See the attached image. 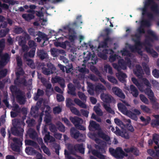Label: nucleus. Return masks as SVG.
<instances>
[{"label": "nucleus", "mask_w": 159, "mask_h": 159, "mask_svg": "<svg viewBox=\"0 0 159 159\" xmlns=\"http://www.w3.org/2000/svg\"><path fill=\"white\" fill-rule=\"evenodd\" d=\"M142 8L143 16L146 15L150 20L159 17V0H145Z\"/></svg>", "instance_id": "nucleus-1"}, {"label": "nucleus", "mask_w": 159, "mask_h": 159, "mask_svg": "<svg viewBox=\"0 0 159 159\" xmlns=\"http://www.w3.org/2000/svg\"><path fill=\"white\" fill-rule=\"evenodd\" d=\"M92 128L98 131L96 133H93V135L96 137L98 136L99 138L102 139L107 142L110 140V138L107 135L104 133L100 128L99 125L97 124L94 121L91 120L90 121V123L89 126V130H91V128Z\"/></svg>", "instance_id": "nucleus-2"}, {"label": "nucleus", "mask_w": 159, "mask_h": 159, "mask_svg": "<svg viewBox=\"0 0 159 159\" xmlns=\"http://www.w3.org/2000/svg\"><path fill=\"white\" fill-rule=\"evenodd\" d=\"M142 25L149 27L151 25V23L149 21L147 20H145L142 21L141 26L137 30L138 34H136L135 35V36L137 38V39L134 40L135 42V44L134 45H142L140 41V38L142 34H144L145 33L144 29L142 27Z\"/></svg>", "instance_id": "nucleus-3"}, {"label": "nucleus", "mask_w": 159, "mask_h": 159, "mask_svg": "<svg viewBox=\"0 0 159 159\" xmlns=\"http://www.w3.org/2000/svg\"><path fill=\"white\" fill-rule=\"evenodd\" d=\"M13 127H11V133L14 135L19 136L22 137L24 130L21 127L20 123L16 120L13 123Z\"/></svg>", "instance_id": "nucleus-4"}, {"label": "nucleus", "mask_w": 159, "mask_h": 159, "mask_svg": "<svg viewBox=\"0 0 159 159\" xmlns=\"http://www.w3.org/2000/svg\"><path fill=\"white\" fill-rule=\"evenodd\" d=\"M109 151L110 154L116 158L122 159L124 157H127L128 156L127 153H125L120 147H117L115 149L110 148Z\"/></svg>", "instance_id": "nucleus-5"}, {"label": "nucleus", "mask_w": 159, "mask_h": 159, "mask_svg": "<svg viewBox=\"0 0 159 159\" xmlns=\"http://www.w3.org/2000/svg\"><path fill=\"white\" fill-rule=\"evenodd\" d=\"M117 107L118 110L127 116L131 119L136 120L138 118L134 112L129 111L127 107L123 105L121 103H118L117 104Z\"/></svg>", "instance_id": "nucleus-6"}, {"label": "nucleus", "mask_w": 159, "mask_h": 159, "mask_svg": "<svg viewBox=\"0 0 159 159\" xmlns=\"http://www.w3.org/2000/svg\"><path fill=\"white\" fill-rule=\"evenodd\" d=\"M69 119L76 129L82 130H86L85 127L82 125L83 122L82 119L77 116H70Z\"/></svg>", "instance_id": "nucleus-7"}, {"label": "nucleus", "mask_w": 159, "mask_h": 159, "mask_svg": "<svg viewBox=\"0 0 159 159\" xmlns=\"http://www.w3.org/2000/svg\"><path fill=\"white\" fill-rule=\"evenodd\" d=\"M69 150L71 154H74L76 152L79 151L81 153L83 154L84 153V148L83 147V144H77L74 145V147L69 148Z\"/></svg>", "instance_id": "nucleus-8"}, {"label": "nucleus", "mask_w": 159, "mask_h": 159, "mask_svg": "<svg viewBox=\"0 0 159 159\" xmlns=\"http://www.w3.org/2000/svg\"><path fill=\"white\" fill-rule=\"evenodd\" d=\"M48 68L44 67L42 69L43 73L46 75H48L52 74L56 69L53 65L51 63L48 64L47 65Z\"/></svg>", "instance_id": "nucleus-9"}, {"label": "nucleus", "mask_w": 159, "mask_h": 159, "mask_svg": "<svg viewBox=\"0 0 159 159\" xmlns=\"http://www.w3.org/2000/svg\"><path fill=\"white\" fill-rule=\"evenodd\" d=\"M52 82L53 84L58 83L61 88L64 89L66 87L65 80L62 77L56 76L52 78Z\"/></svg>", "instance_id": "nucleus-10"}, {"label": "nucleus", "mask_w": 159, "mask_h": 159, "mask_svg": "<svg viewBox=\"0 0 159 159\" xmlns=\"http://www.w3.org/2000/svg\"><path fill=\"white\" fill-rule=\"evenodd\" d=\"M151 87L147 88L144 89L143 91L148 95L151 102H156L157 101V99L154 96L153 92L151 89Z\"/></svg>", "instance_id": "nucleus-11"}, {"label": "nucleus", "mask_w": 159, "mask_h": 159, "mask_svg": "<svg viewBox=\"0 0 159 159\" xmlns=\"http://www.w3.org/2000/svg\"><path fill=\"white\" fill-rule=\"evenodd\" d=\"M135 75L139 78L142 79L144 74L142 67L139 65H136L135 68L133 70Z\"/></svg>", "instance_id": "nucleus-12"}, {"label": "nucleus", "mask_w": 159, "mask_h": 159, "mask_svg": "<svg viewBox=\"0 0 159 159\" xmlns=\"http://www.w3.org/2000/svg\"><path fill=\"white\" fill-rule=\"evenodd\" d=\"M124 151L127 153H132L136 156L139 155V151L137 148L134 146L130 148H127L124 149Z\"/></svg>", "instance_id": "nucleus-13"}, {"label": "nucleus", "mask_w": 159, "mask_h": 159, "mask_svg": "<svg viewBox=\"0 0 159 159\" xmlns=\"http://www.w3.org/2000/svg\"><path fill=\"white\" fill-rule=\"evenodd\" d=\"M112 90L113 92L119 98L123 99L125 98V95L122 90L118 87H115L112 88Z\"/></svg>", "instance_id": "nucleus-14"}, {"label": "nucleus", "mask_w": 159, "mask_h": 159, "mask_svg": "<svg viewBox=\"0 0 159 159\" xmlns=\"http://www.w3.org/2000/svg\"><path fill=\"white\" fill-rule=\"evenodd\" d=\"M113 39L109 36L107 37L104 39L103 41L100 42L99 44L98 47L103 48H106L108 47V43H111Z\"/></svg>", "instance_id": "nucleus-15"}, {"label": "nucleus", "mask_w": 159, "mask_h": 159, "mask_svg": "<svg viewBox=\"0 0 159 159\" xmlns=\"http://www.w3.org/2000/svg\"><path fill=\"white\" fill-rule=\"evenodd\" d=\"M116 131L115 133L116 134L121 136L126 139H129V135L125 131H121L117 126L116 127Z\"/></svg>", "instance_id": "nucleus-16"}, {"label": "nucleus", "mask_w": 159, "mask_h": 159, "mask_svg": "<svg viewBox=\"0 0 159 159\" xmlns=\"http://www.w3.org/2000/svg\"><path fill=\"white\" fill-rule=\"evenodd\" d=\"M27 134L29 137L35 140L37 139L38 135L35 130L33 129L30 128L27 131Z\"/></svg>", "instance_id": "nucleus-17"}, {"label": "nucleus", "mask_w": 159, "mask_h": 159, "mask_svg": "<svg viewBox=\"0 0 159 159\" xmlns=\"http://www.w3.org/2000/svg\"><path fill=\"white\" fill-rule=\"evenodd\" d=\"M70 134L71 137L75 139H77L79 137H83L84 134L80 133L79 131L76 130L74 128L70 129Z\"/></svg>", "instance_id": "nucleus-18"}, {"label": "nucleus", "mask_w": 159, "mask_h": 159, "mask_svg": "<svg viewBox=\"0 0 159 159\" xmlns=\"http://www.w3.org/2000/svg\"><path fill=\"white\" fill-rule=\"evenodd\" d=\"M148 34L150 36L147 37V38L151 42H153L154 41H158L159 40L158 36L156 35L154 32L152 30H149L148 31Z\"/></svg>", "instance_id": "nucleus-19"}, {"label": "nucleus", "mask_w": 159, "mask_h": 159, "mask_svg": "<svg viewBox=\"0 0 159 159\" xmlns=\"http://www.w3.org/2000/svg\"><path fill=\"white\" fill-rule=\"evenodd\" d=\"M141 46L138 45H130L129 46V48L132 52H137L141 56H143V52L141 51L139 47Z\"/></svg>", "instance_id": "nucleus-20"}, {"label": "nucleus", "mask_w": 159, "mask_h": 159, "mask_svg": "<svg viewBox=\"0 0 159 159\" xmlns=\"http://www.w3.org/2000/svg\"><path fill=\"white\" fill-rule=\"evenodd\" d=\"M23 95V93L21 91L16 96L18 102L20 105L24 104L25 102V98Z\"/></svg>", "instance_id": "nucleus-21"}, {"label": "nucleus", "mask_w": 159, "mask_h": 159, "mask_svg": "<svg viewBox=\"0 0 159 159\" xmlns=\"http://www.w3.org/2000/svg\"><path fill=\"white\" fill-rule=\"evenodd\" d=\"M37 56L41 60H43L47 58V53L43 49L38 50L37 52Z\"/></svg>", "instance_id": "nucleus-22"}, {"label": "nucleus", "mask_w": 159, "mask_h": 159, "mask_svg": "<svg viewBox=\"0 0 159 159\" xmlns=\"http://www.w3.org/2000/svg\"><path fill=\"white\" fill-rule=\"evenodd\" d=\"M9 56L8 54L6 53L4 54L1 55L0 58L1 60L0 61V66H3L5 65V63L7 62V61L9 59Z\"/></svg>", "instance_id": "nucleus-23"}, {"label": "nucleus", "mask_w": 159, "mask_h": 159, "mask_svg": "<svg viewBox=\"0 0 159 159\" xmlns=\"http://www.w3.org/2000/svg\"><path fill=\"white\" fill-rule=\"evenodd\" d=\"M67 87L68 89V90L67 91L68 93L72 95L75 96L76 89L75 86L72 83H70L68 84Z\"/></svg>", "instance_id": "nucleus-24"}, {"label": "nucleus", "mask_w": 159, "mask_h": 159, "mask_svg": "<svg viewBox=\"0 0 159 159\" xmlns=\"http://www.w3.org/2000/svg\"><path fill=\"white\" fill-rule=\"evenodd\" d=\"M43 139L45 143H47L48 142L52 143L55 141V139L53 136L50 135L49 132H48L45 135Z\"/></svg>", "instance_id": "nucleus-25"}, {"label": "nucleus", "mask_w": 159, "mask_h": 159, "mask_svg": "<svg viewBox=\"0 0 159 159\" xmlns=\"http://www.w3.org/2000/svg\"><path fill=\"white\" fill-rule=\"evenodd\" d=\"M145 48L146 52L151 54L153 57L157 58L158 57V54L153 49L148 47H145Z\"/></svg>", "instance_id": "nucleus-26"}, {"label": "nucleus", "mask_w": 159, "mask_h": 159, "mask_svg": "<svg viewBox=\"0 0 159 159\" xmlns=\"http://www.w3.org/2000/svg\"><path fill=\"white\" fill-rule=\"evenodd\" d=\"M129 89L131 93L132 94L133 96L135 98L137 97L139 95V93L136 87L133 85L131 84L130 86Z\"/></svg>", "instance_id": "nucleus-27"}, {"label": "nucleus", "mask_w": 159, "mask_h": 159, "mask_svg": "<svg viewBox=\"0 0 159 159\" xmlns=\"http://www.w3.org/2000/svg\"><path fill=\"white\" fill-rule=\"evenodd\" d=\"M15 84H22L24 86H26L27 85V82L24 78H19L18 79H16L14 81Z\"/></svg>", "instance_id": "nucleus-28"}, {"label": "nucleus", "mask_w": 159, "mask_h": 159, "mask_svg": "<svg viewBox=\"0 0 159 159\" xmlns=\"http://www.w3.org/2000/svg\"><path fill=\"white\" fill-rule=\"evenodd\" d=\"M10 89L13 95L16 96L20 93L22 91L15 85H11L10 87Z\"/></svg>", "instance_id": "nucleus-29"}, {"label": "nucleus", "mask_w": 159, "mask_h": 159, "mask_svg": "<svg viewBox=\"0 0 159 159\" xmlns=\"http://www.w3.org/2000/svg\"><path fill=\"white\" fill-rule=\"evenodd\" d=\"M22 17L25 20L30 21V20L34 18V16L31 14H24L22 15Z\"/></svg>", "instance_id": "nucleus-30"}, {"label": "nucleus", "mask_w": 159, "mask_h": 159, "mask_svg": "<svg viewBox=\"0 0 159 159\" xmlns=\"http://www.w3.org/2000/svg\"><path fill=\"white\" fill-rule=\"evenodd\" d=\"M113 98L111 95L105 94L104 97L102 98V100L105 102L110 103L112 102V99Z\"/></svg>", "instance_id": "nucleus-31"}, {"label": "nucleus", "mask_w": 159, "mask_h": 159, "mask_svg": "<svg viewBox=\"0 0 159 159\" xmlns=\"http://www.w3.org/2000/svg\"><path fill=\"white\" fill-rule=\"evenodd\" d=\"M74 102L75 103L81 108H87V106L86 104L83 103L78 98H75L74 99Z\"/></svg>", "instance_id": "nucleus-32"}, {"label": "nucleus", "mask_w": 159, "mask_h": 159, "mask_svg": "<svg viewBox=\"0 0 159 159\" xmlns=\"http://www.w3.org/2000/svg\"><path fill=\"white\" fill-rule=\"evenodd\" d=\"M118 63L119 64L120 69H122L124 70L126 69L127 64L124 59H120L119 60Z\"/></svg>", "instance_id": "nucleus-33"}, {"label": "nucleus", "mask_w": 159, "mask_h": 159, "mask_svg": "<svg viewBox=\"0 0 159 159\" xmlns=\"http://www.w3.org/2000/svg\"><path fill=\"white\" fill-rule=\"evenodd\" d=\"M10 31L9 28L0 30V38L5 37Z\"/></svg>", "instance_id": "nucleus-34"}, {"label": "nucleus", "mask_w": 159, "mask_h": 159, "mask_svg": "<svg viewBox=\"0 0 159 159\" xmlns=\"http://www.w3.org/2000/svg\"><path fill=\"white\" fill-rule=\"evenodd\" d=\"M127 77L126 74L124 73L120 72L119 73L118 79L122 83H124L125 82V79Z\"/></svg>", "instance_id": "nucleus-35"}, {"label": "nucleus", "mask_w": 159, "mask_h": 159, "mask_svg": "<svg viewBox=\"0 0 159 159\" xmlns=\"http://www.w3.org/2000/svg\"><path fill=\"white\" fill-rule=\"evenodd\" d=\"M35 95L34 97V99L35 100H37L39 96H42L44 94V91L41 89H39L37 90V93H35Z\"/></svg>", "instance_id": "nucleus-36"}, {"label": "nucleus", "mask_w": 159, "mask_h": 159, "mask_svg": "<svg viewBox=\"0 0 159 159\" xmlns=\"http://www.w3.org/2000/svg\"><path fill=\"white\" fill-rule=\"evenodd\" d=\"M46 89L45 91L47 95H48L50 93H53L54 90L52 88V85L51 84H48L45 86Z\"/></svg>", "instance_id": "nucleus-37"}, {"label": "nucleus", "mask_w": 159, "mask_h": 159, "mask_svg": "<svg viewBox=\"0 0 159 159\" xmlns=\"http://www.w3.org/2000/svg\"><path fill=\"white\" fill-rule=\"evenodd\" d=\"M142 66L145 73L147 75H149L150 73V70L147 64L145 63H143Z\"/></svg>", "instance_id": "nucleus-38"}, {"label": "nucleus", "mask_w": 159, "mask_h": 159, "mask_svg": "<svg viewBox=\"0 0 159 159\" xmlns=\"http://www.w3.org/2000/svg\"><path fill=\"white\" fill-rule=\"evenodd\" d=\"M36 35H38L39 37L43 39L44 41L48 40L47 36L45 34L41 31H38L36 34Z\"/></svg>", "instance_id": "nucleus-39"}, {"label": "nucleus", "mask_w": 159, "mask_h": 159, "mask_svg": "<svg viewBox=\"0 0 159 159\" xmlns=\"http://www.w3.org/2000/svg\"><path fill=\"white\" fill-rule=\"evenodd\" d=\"M105 90V87L101 84H99L96 86L95 87V91L96 92H101Z\"/></svg>", "instance_id": "nucleus-40"}, {"label": "nucleus", "mask_w": 159, "mask_h": 159, "mask_svg": "<svg viewBox=\"0 0 159 159\" xmlns=\"http://www.w3.org/2000/svg\"><path fill=\"white\" fill-rule=\"evenodd\" d=\"M131 80L133 83L135 84L139 88V89H142V86L139 82L138 80L135 77H132L131 78Z\"/></svg>", "instance_id": "nucleus-41"}, {"label": "nucleus", "mask_w": 159, "mask_h": 159, "mask_svg": "<svg viewBox=\"0 0 159 159\" xmlns=\"http://www.w3.org/2000/svg\"><path fill=\"white\" fill-rule=\"evenodd\" d=\"M140 107L143 112L147 113H151L150 109L146 106L143 105H141Z\"/></svg>", "instance_id": "nucleus-42"}, {"label": "nucleus", "mask_w": 159, "mask_h": 159, "mask_svg": "<svg viewBox=\"0 0 159 159\" xmlns=\"http://www.w3.org/2000/svg\"><path fill=\"white\" fill-rule=\"evenodd\" d=\"M25 151L27 154L30 155L33 154L35 152L34 148L31 147H26Z\"/></svg>", "instance_id": "nucleus-43"}, {"label": "nucleus", "mask_w": 159, "mask_h": 159, "mask_svg": "<svg viewBox=\"0 0 159 159\" xmlns=\"http://www.w3.org/2000/svg\"><path fill=\"white\" fill-rule=\"evenodd\" d=\"M140 98L141 100L144 103L146 104H148L149 102L148 99L143 94H141L139 95Z\"/></svg>", "instance_id": "nucleus-44"}, {"label": "nucleus", "mask_w": 159, "mask_h": 159, "mask_svg": "<svg viewBox=\"0 0 159 159\" xmlns=\"http://www.w3.org/2000/svg\"><path fill=\"white\" fill-rule=\"evenodd\" d=\"M22 137L20 138H14L13 139V141L14 143H16L19 145L21 146L22 145Z\"/></svg>", "instance_id": "nucleus-45"}, {"label": "nucleus", "mask_w": 159, "mask_h": 159, "mask_svg": "<svg viewBox=\"0 0 159 159\" xmlns=\"http://www.w3.org/2000/svg\"><path fill=\"white\" fill-rule=\"evenodd\" d=\"M71 112L74 114L79 116H81V114L79 111L74 107H71L70 108Z\"/></svg>", "instance_id": "nucleus-46"}, {"label": "nucleus", "mask_w": 159, "mask_h": 159, "mask_svg": "<svg viewBox=\"0 0 159 159\" xmlns=\"http://www.w3.org/2000/svg\"><path fill=\"white\" fill-rule=\"evenodd\" d=\"M20 146L16 143H14L11 145L12 150L16 152H19L20 151Z\"/></svg>", "instance_id": "nucleus-47"}, {"label": "nucleus", "mask_w": 159, "mask_h": 159, "mask_svg": "<svg viewBox=\"0 0 159 159\" xmlns=\"http://www.w3.org/2000/svg\"><path fill=\"white\" fill-rule=\"evenodd\" d=\"M50 52L52 55L54 57H57L59 55L58 49H51Z\"/></svg>", "instance_id": "nucleus-48"}, {"label": "nucleus", "mask_w": 159, "mask_h": 159, "mask_svg": "<svg viewBox=\"0 0 159 159\" xmlns=\"http://www.w3.org/2000/svg\"><path fill=\"white\" fill-rule=\"evenodd\" d=\"M107 78L108 80L111 82L116 84L117 83V80L114 77L111 75H107Z\"/></svg>", "instance_id": "nucleus-49"}, {"label": "nucleus", "mask_w": 159, "mask_h": 159, "mask_svg": "<svg viewBox=\"0 0 159 159\" xmlns=\"http://www.w3.org/2000/svg\"><path fill=\"white\" fill-rule=\"evenodd\" d=\"M78 95L79 98L83 101L86 102V97L84 93L82 92H79Z\"/></svg>", "instance_id": "nucleus-50"}, {"label": "nucleus", "mask_w": 159, "mask_h": 159, "mask_svg": "<svg viewBox=\"0 0 159 159\" xmlns=\"http://www.w3.org/2000/svg\"><path fill=\"white\" fill-rule=\"evenodd\" d=\"M36 48H33L31 49L30 51L28 52V56L30 58L34 57L36 51Z\"/></svg>", "instance_id": "nucleus-51"}, {"label": "nucleus", "mask_w": 159, "mask_h": 159, "mask_svg": "<svg viewBox=\"0 0 159 159\" xmlns=\"http://www.w3.org/2000/svg\"><path fill=\"white\" fill-rule=\"evenodd\" d=\"M16 59L17 62V66L19 67V68H21V67L23 65V63L21 58L19 57H17Z\"/></svg>", "instance_id": "nucleus-52"}, {"label": "nucleus", "mask_w": 159, "mask_h": 159, "mask_svg": "<svg viewBox=\"0 0 159 159\" xmlns=\"http://www.w3.org/2000/svg\"><path fill=\"white\" fill-rule=\"evenodd\" d=\"M151 125L153 128L156 126H159V120H152L151 122Z\"/></svg>", "instance_id": "nucleus-53"}, {"label": "nucleus", "mask_w": 159, "mask_h": 159, "mask_svg": "<svg viewBox=\"0 0 159 159\" xmlns=\"http://www.w3.org/2000/svg\"><path fill=\"white\" fill-rule=\"evenodd\" d=\"M91 58L92 61L91 62L93 64H96L98 61V59L97 58V57H95L94 55L91 56L90 55L88 59V60L90 59Z\"/></svg>", "instance_id": "nucleus-54"}, {"label": "nucleus", "mask_w": 159, "mask_h": 159, "mask_svg": "<svg viewBox=\"0 0 159 159\" xmlns=\"http://www.w3.org/2000/svg\"><path fill=\"white\" fill-rule=\"evenodd\" d=\"M66 72L67 73H70L73 70V66L71 64L66 65L65 67Z\"/></svg>", "instance_id": "nucleus-55"}, {"label": "nucleus", "mask_w": 159, "mask_h": 159, "mask_svg": "<svg viewBox=\"0 0 159 159\" xmlns=\"http://www.w3.org/2000/svg\"><path fill=\"white\" fill-rule=\"evenodd\" d=\"M103 107L105 110L108 112L112 114L114 113V111L112 110L110 106H108L106 104H104Z\"/></svg>", "instance_id": "nucleus-56"}, {"label": "nucleus", "mask_w": 159, "mask_h": 159, "mask_svg": "<svg viewBox=\"0 0 159 159\" xmlns=\"http://www.w3.org/2000/svg\"><path fill=\"white\" fill-rule=\"evenodd\" d=\"M94 109L95 111L97 114L99 116H102L103 115V112L98 107H94Z\"/></svg>", "instance_id": "nucleus-57"}, {"label": "nucleus", "mask_w": 159, "mask_h": 159, "mask_svg": "<svg viewBox=\"0 0 159 159\" xmlns=\"http://www.w3.org/2000/svg\"><path fill=\"white\" fill-rule=\"evenodd\" d=\"M142 80L143 83L148 87H151V85L149 80L146 78H143Z\"/></svg>", "instance_id": "nucleus-58"}, {"label": "nucleus", "mask_w": 159, "mask_h": 159, "mask_svg": "<svg viewBox=\"0 0 159 159\" xmlns=\"http://www.w3.org/2000/svg\"><path fill=\"white\" fill-rule=\"evenodd\" d=\"M23 30L21 27H17L14 30V32L16 34H20L23 32Z\"/></svg>", "instance_id": "nucleus-59"}, {"label": "nucleus", "mask_w": 159, "mask_h": 159, "mask_svg": "<svg viewBox=\"0 0 159 159\" xmlns=\"http://www.w3.org/2000/svg\"><path fill=\"white\" fill-rule=\"evenodd\" d=\"M20 68L21 70H19L16 72V79H19V78H20V76L21 75H23L24 74V72L23 69L22 68Z\"/></svg>", "instance_id": "nucleus-60"}, {"label": "nucleus", "mask_w": 159, "mask_h": 159, "mask_svg": "<svg viewBox=\"0 0 159 159\" xmlns=\"http://www.w3.org/2000/svg\"><path fill=\"white\" fill-rule=\"evenodd\" d=\"M53 112L54 114H59L61 111V109L59 106L55 107L53 110Z\"/></svg>", "instance_id": "nucleus-61"}, {"label": "nucleus", "mask_w": 159, "mask_h": 159, "mask_svg": "<svg viewBox=\"0 0 159 159\" xmlns=\"http://www.w3.org/2000/svg\"><path fill=\"white\" fill-rule=\"evenodd\" d=\"M28 32L30 35L34 37H35L36 35L37 32H35L34 30L32 28L28 29Z\"/></svg>", "instance_id": "nucleus-62"}, {"label": "nucleus", "mask_w": 159, "mask_h": 159, "mask_svg": "<svg viewBox=\"0 0 159 159\" xmlns=\"http://www.w3.org/2000/svg\"><path fill=\"white\" fill-rule=\"evenodd\" d=\"M28 45L30 48H33L36 47L37 45L34 41L32 40H30L29 41L28 43Z\"/></svg>", "instance_id": "nucleus-63"}, {"label": "nucleus", "mask_w": 159, "mask_h": 159, "mask_svg": "<svg viewBox=\"0 0 159 159\" xmlns=\"http://www.w3.org/2000/svg\"><path fill=\"white\" fill-rule=\"evenodd\" d=\"M152 74L155 77L158 78H159V70L156 69L153 70L152 71Z\"/></svg>", "instance_id": "nucleus-64"}]
</instances>
